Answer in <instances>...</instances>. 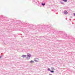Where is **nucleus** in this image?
<instances>
[{"label": "nucleus", "instance_id": "nucleus-1", "mask_svg": "<svg viewBox=\"0 0 75 75\" xmlns=\"http://www.w3.org/2000/svg\"><path fill=\"white\" fill-rule=\"evenodd\" d=\"M28 54H29V55L27 56V57H26V59H30V57H31V54H30L27 53V55H28Z\"/></svg>", "mask_w": 75, "mask_h": 75}, {"label": "nucleus", "instance_id": "nucleus-2", "mask_svg": "<svg viewBox=\"0 0 75 75\" xmlns=\"http://www.w3.org/2000/svg\"><path fill=\"white\" fill-rule=\"evenodd\" d=\"M34 61H35V62H38V61H39V59L37 58H35L34 59Z\"/></svg>", "mask_w": 75, "mask_h": 75}, {"label": "nucleus", "instance_id": "nucleus-3", "mask_svg": "<svg viewBox=\"0 0 75 75\" xmlns=\"http://www.w3.org/2000/svg\"><path fill=\"white\" fill-rule=\"evenodd\" d=\"M26 56H26L25 55H23L22 56V57L23 58H25V57H26Z\"/></svg>", "mask_w": 75, "mask_h": 75}, {"label": "nucleus", "instance_id": "nucleus-4", "mask_svg": "<svg viewBox=\"0 0 75 75\" xmlns=\"http://www.w3.org/2000/svg\"><path fill=\"white\" fill-rule=\"evenodd\" d=\"M34 61H32V60H31L30 62V63L31 64L34 63Z\"/></svg>", "mask_w": 75, "mask_h": 75}, {"label": "nucleus", "instance_id": "nucleus-5", "mask_svg": "<svg viewBox=\"0 0 75 75\" xmlns=\"http://www.w3.org/2000/svg\"><path fill=\"white\" fill-rule=\"evenodd\" d=\"M51 69H52V70H53V71L55 70V69L53 67H51Z\"/></svg>", "mask_w": 75, "mask_h": 75}, {"label": "nucleus", "instance_id": "nucleus-6", "mask_svg": "<svg viewBox=\"0 0 75 75\" xmlns=\"http://www.w3.org/2000/svg\"><path fill=\"white\" fill-rule=\"evenodd\" d=\"M64 14H67L68 13V12H67V11H65L64 12Z\"/></svg>", "mask_w": 75, "mask_h": 75}, {"label": "nucleus", "instance_id": "nucleus-7", "mask_svg": "<svg viewBox=\"0 0 75 75\" xmlns=\"http://www.w3.org/2000/svg\"><path fill=\"white\" fill-rule=\"evenodd\" d=\"M42 6H45V4H43V3H42Z\"/></svg>", "mask_w": 75, "mask_h": 75}, {"label": "nucleus", "instance_id": "nucleus-8", "mask_svg": "<svg viewBox=\"0 0 75 75\" xmlns=\"http://www.w3.org/2000/svg\"><path fill=\"white\" fill-rule=\"evenodd\" d=\"M63 1H64V2H67V0H63Z\"/></svg>", "mask_w": 75, "mask_h": 75}, {"label": "nucleus", "instance_id": "nucleus-9", "mask_svg": "<svg viewBox=\"0 0 75 75\" xmlns=\"http://www.w3.org/2000/svg\"><path fill=\"white\" fill-rule=\"evenodd\" d=\"M48 71H51V69H50V68H48Z\"/></svg>", "mask_w": 75, "mask_h": 75}, {"label": "nucleus", "instance_id": "nucleus-10", "mask_svg": "<svg viewBox=\"0 0 75 75\" xmlns=\"http://www.w3.org/2000/svg\"><path fill=\"white\" fill-rule=\"evenodd\" d=\"M50 72H51L53 73V72H54V71H50Z\"/></svg>", "mask_w": 75, "mask_h": 75}, {"label": "nucleus", "instance_id": "nucleus-11", "mask_svg": "<svg viewBox=\"0 0 75 75\" xmlns=\"http://www.w3.org/2000/svg\"><path fill=\"white\" fill-rule=\"evenodd\" d=\"M74 16H75V13H74Z\"/></svg>", "mask_w": 75, "mask_h": 75}]
</instances>
